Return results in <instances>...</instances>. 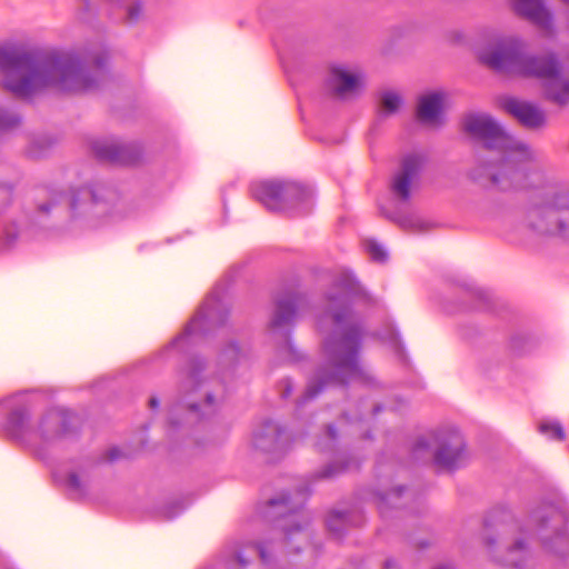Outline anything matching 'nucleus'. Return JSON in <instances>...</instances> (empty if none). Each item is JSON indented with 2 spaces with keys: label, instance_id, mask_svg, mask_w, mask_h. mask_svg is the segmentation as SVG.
<instances>
[{
  "label": "nucleus",
  "instance_id": "obj_10",
  "mask_svg": "<svg viewBox=\"0 0 569 569\" xmlns=\"http://www.w3.org/2000/svg\"><path fill=\"white\" fill-rule=\"evenodd\" d=\"M82 428L81 417L71 409L52 408L48 410L39 422V433L43 441L77 438Z\"/></svg>",
  "mask_w": 569,
  "mask_h": 569
},
{
  "label": "nucleus",
  "instance_id": "obj_50",
  "mask_svg": "<svg viewBox=\"0 0 569 569\" xmlns=\"http://www.w3.org/2000/svg\"><path fill=\"white\" fill-rule=\"evenodd\" d=\"M108 56L104 52H99L92 58V66L97 69H103L107 64Z\"/></svg>",
  "mask_w": 569,
  "mask_h": 569
},
{
  "label": "nucleus",
  "instance_id": "obj_27",
  "mask_svg": "<svg viewBox=\"0 0 569 569\" xmlns=\"http://www.w3.org/2000/svg\"><path fill=\"white\" fill-rule=\"evenodd\" d=\"M312 197L309 187L293 181H284L282 191V212L308 203Z\"/></svg>",
  "mask_w": 569,
  "mask_h": 569
},
{
  "label": "nucleus",
  "instance_id": "obj_29",
  "mask_svg": "<svg viewBox=\"0 0 569 569\" xmlns=\"http://www.w3.org/2000/svg\"><path fill=\"white\" fill-rule=\"evenodd\" d=\"M333 287L351 299L368 302L370 296L357 278L350 272H342L333 280Z\"/></svg>",
  "mask_w": 569,
  "mask_h": 569
},
{
  "label": "nucleus",
  "instance_id": "obj_40",
  "mask_svg": "<svg viewBox=\"0 0 569 569\" xmlns=\"http://www.w3.org/2000/svg\"><path fill=\"white\" fill-rule=\"evenodd\" d=\"M66 487L73 493H77L78 497L86 496V487L81 481L79 475L74 471H71L67 475Z\"/></svg>",
  "mask_w": 569,
  "mask_h": 569
},
{
  "label": "nucleus",
  "instance_id": "obj_25",
  "mask_svg": "<svg viewBox=\"0 0 569 569\" xmlns=\"http://www.w3.org/2000/svg\"><path fill=\"white\" fill-rule=\"evenodd\" d=\"M298 312L297 293H289L276 301L273 317L270 320L271 329L292 325Z\"/></svg>",
  "mask_w": 569,
  "mask_h": 569
},
{
  "label": "nucleus",
  "instance_id": "obj_19",
  "mask_svg": "<svg viewBox=\"0 0 569 569\" xmlns=\"http://www.w3.org/2000/svg\"><path fill=\"white\" fill-rule=\"evenodd\" d=\"M361 87L362 81L358 74L338 66L330 68V74L326 80V88L331 96L345 99L347 96L356 93Z\"/></svg>",
  "mask_w": 569,
  "mask_h": 569
},
{
  "label": "nucleus",
  "instance_id": "obj_30",
  "mask_svg": "<svg viewBox=\"0 0 569 569\" xmlns=\"http://www.w3.org/2000/svg\"><path fill=\"white\" fill-rule=\"evenodd\" d=\"M249 355V349L242 348L234 339L229 340L218 353V366L221 369H234Z\"/></svg>",
  "mask_w": 569,
  "mask_h": 569
},
{
  "label": "nucleus",
  "instance_id": "obj_52",
  "mask_svg": "<svg viewBox=\"0 0 569 569\" xmlns=\"http://www.w3.org/2000/svg\"><path fill=\"white\" fill-rule=\"evenodd\" d=\"M391 342L398 353H400L403 350V346L400 339V336L398 332H391L390 336Z\"/></svg>",
  "mask_w": 569,
  "mask_h": 569
},
{
  "label": "nucleus",
  "instance_id": "obj_54",
  "mask_svg": "<svg viewBox=\"0 0 569 569\" xmlns=\"http://www.w3.org/2000/svg\"><path fill=\"white\" fill-rule=\"evenodd\" d=\"M485 545L488 549L492 550V548L496 546L497 539L492 535H486L483 537Z\"/></svg>",
  "mask_w": 569,
  "mask_h": 569
},
{
  "label": "nucleus",
  "instance_id": "obj_38",
  "mask_svg": "<svg viewBox=\"0 0 569 569\" xmlns=\"http://www.w3.org/2000/svg\"><path fill=\"white\" fill-rule=\"evenodd\" d=\"M509 346L515 355L522 356L531 346V339L525 335H513L510 338Z\"/></svg>",
  "mask_w": 569,
  "mask_h": 569
},
{
  "label": "nucleus",
  "instance_id": "obj_22",
  "mask_svg": "<svg viewBox=\"0 0 569 569\" xmlns=\"http://www.w3.org/2000/svg\"><path fill=\"white\" fill-rule=\"evenodd\" d=\"M31 412L26 403H12L8 407L3 431L14 441L21 442L29 430Z\"/></svg>",
  "mask_w": 569,
  "mask_h": 569
},
{
  "label": "nucleus",
  "instance_id": "obj_36",
  "mask_svg": "<svg viewBox=\"0 0 569 569\" xmlns=\"http://www.w3.org/2000/svg\"><path fill=\"white\" fill-rule=\"evenodd\" d=\"M545 97L559 106L567 104L569 102V80L562 81L559 89L555 84H548L545 88Z\"/></svg>",
  "mask_w": 569,
  "mask_h": 569
},
{
  "label": "nucleus",
  "instance_id": "obj_5",
  "mask_svg": "<svg viewBox=\"0 0 569 569\" xmlns=\"http://www.w3.org/2000/svg\"><path fill=\"white\" fill-rule=\"evenodd\" d=\"M113 199L114 194L111 190L81 186L53 193L50 200L38 204L37 211L48 214L52 209L63 204L70 222L93 228L112 213Z\"/></svg>",
  "mask_w": 569,
  "mask_h": 569
},
{
  "label": "nucleus",
  "instance_id": "obj_55",
  "mask_svg": "<svg viewBox=\"0 0 569 569\" xmlns=\"http://www.w3.org/2000/svg\"><path fill=\"white\" fill-rule=\"evenodd\" d=\"M213 405H214V397L212 393H206V397H204V406L210 408L212 410L213 408Z\"/></svg>",
  "mask_w": 569,
  "mask_h": 569
},
{
  "label": "nucleus",
  "instance_id": "obj_62",
  "mask_svg": "<svg viewBox=\"0 0 569 569\" xmlns=\"http://www.w3.org/2000/svg\"><path fill=\"white\" fill-rule=\"evenodd\" d=\"M428 546H429V543H428L427 541H420V542L418 543V548H419V549H425V548H427Z\"/></svg>",
  "mask_w": 569,
  "mask_h": 569
},
{
  "label": "nucleus",
  "instance_id": "obj_28",
  "mask_svg": "<svg viewBox=\"0 0 569 569\" xmlns=\"http://www.w3.org/2000/svg\"><path fill=\"white\" fill-rule=\"evenodd\" d=\"M380 213L406 232L420 233L428 230V224L412 214L389 211L385 208H380Z\"/></svg>",
  "mask_w": 569,
  "mask_h": 569
},
{
  "label": "nucleus",
  "instance_id": "obj_9",
  "mask_svg": "<svg viewBox=\"0 0 569 569\" xmlns=\"http://www.w3.org/2000/svg\"><path fill=\"white\" fill-rule=\"evenodd\" d=\"M525 53L521 40L506 38L481 51L478 54V60L498 73L519 77Z\"/></svg>",
  "mask_w": 569,
  "mask_h": 569
},
{
  "label": "nucleus",
  "instance_id": "obj_45",
  "mask_svg": "<svg viewBox=\"0 0 569 569\" xmlns=\"http://www.w3.org/2000/svg\"><path fill=\"white\" fill-rule=\"evenodd\" d=\"M284 349L292 361L298 362L303 359V356L299 353L291 341L290 332L284 335Z\"/></svg>",
  "mask_w": 569,
  "mask_h": 569
},
{
  "label": "nucleus",
  "instance_id": "obj_48",
  "mask_svg": "<svg viewBox=\"0 0 569 569\" xmlns=\"http://www.w3.org/2000/svg\"><path fill=\"white\" fill-rule=\"evenodd\" d=\"M122 457L123 452L118 447H111L102 453L100 462H113Z\"/></svg>",
  "mask_w": 569,
  "mask_h": 569
},
{
  "label": "nucleus",
  "instance_id": "obj_8",
  "mask_svg": "<svg viewBox=\"0 0 569 569\" xmlns=\"http://www.w3.org/2000/svg\"><path fill=\"white\" fill-rule=\"evenodd\" d=\"M542 549L558 558L569 556V517L553 507L539 508L531 512Z\"/></svg>",
  "mask_w": 569,
  "mask_h": 569
},
{
  "label": "nucleus",
  "instance_id": "obj_53",
  "mask_svg": "<svg viewBox=\"0 0 569 569\" xmlns=\"http://www.w3.org/2000/svg\"><path fill=\"white\" fill-rule=\"evenodd\" d=\"M52 144L51 141L34 140L31 144L30 153L34 152V148H49Z\"/></svg>",
  "mask_w": 569,
  "mask_h": 569
},
{
  "label": "nucleus",
  "instance_id": "obj_15",
  "mask_svg": "<svg viewBox=\"0 0 569 569\" xmlns=\"http://www.w3.org/2000/svg\"><path fill=\"white\" fill-rule=\"evenodd\" d=\"M423 159L417 153L405 156L400 162V169L395 174L390 189L401 202L409 201L411 197V182L422 170Z\"/></svg>",
  "mask_w": 569,
  "mask_h": 569
},
{
  "label": "nucleus",
  "instance_id": "obj_1",
  "mask_svg": "<svg viewBox=\"0 0 569 569\" xmlns=\"http://www.w3.org/2000/svg\"><path fill=\"white\" fill-rule=\"evenodd\" d=\"M1 87L19 99L31 98L46 89L82 93L98 88V81L72 54L50 51H26L0 47Z\"/></svg>",
  "mask_w": 569,
  "mask_h": 569
},
{
  "label": "nucleus",
  "instance_id": "obj_16",
  "mask_svg": "<svg viewBox=\"0 0 569 569\" xmlns=\"http://www.w3.org/2000/svg\"><path fill=\"white\" fill-rule=\"evenodd\" d=\"M561 73V64L553 52L533 56L525 53L521 78L557 79Z\"/></svg>",
  "mask_w": 569,
  "mask_h": 569
},
{
  "label": "nucleus",
  "instance_id": "obj_35",
  "mask_svg": "<svg viewBox=\"0 0 569 569\" xmlns=\"http://www.w3.org/2000/svg\"><path fill=\"white\" fill-rule=\"evenodd\" d=\"M323 430V437L319 438L315 446L319 452H333L338 441L337 428L333 423H327Z\"/></svg>",
  "mask_w": 569,
  "mask_h": 569
},
{
  "label": "nucleus",
  "instance_id": "obj_37",
  "mask_svg": "<svg viewBox=\"0 0 569 569\" xmlns=\"http://www.w3.org/2000/svg\"><path fill=\"white\" fill-rule=\"evenodd\" d=\"M538 431L547 436L551 440L565 441L566 432L563 427L558 421H541L538 425Z\"/></svg>",
  "mask_w": 569,
  "mask_h": 569
},
{
  "label": "nucleus",
  "instance_id": "obj_24",
  "mask_svg": "<svg viewBox=\"0 0 569 569\" xmlns=\"http://www.w3.org/2000/svg\"><path fill=\"white\" fill-rule=\"evenodd\" d=\"M360 462L358 459L349 452H341L337 456V458L323 467L311 473V481L319 480H331L335 479L351 469H359Z\"/></svg>",
  "mask_w": 569,
  "mask_h": 569
},
{
  "label": "nucleus",
  "instance_id": "obj_18",
  "mask_svg": "<svg viewBox=\"0 0 569 569\" xmlns=\"http://www.w3.org/2000/svg\"><path fill=\"white\" fill-rule=\"evenodd\" d=\"M446 93L429 91L418 98L415 117L421 124H437L441 121L445 109Z\"/></svg>",
  "mask_w": 569,
  "mask_h": 569
},
{
  "label": "nucleus",
  "instance_id": "obj_43",
  "mask_svg": "<svg viewBox=\"0 0 569 569\" xmlns=\"http://www.w3.org/2000/svg\"><path fill=\"white\" fill-rule=\"evenodd\" d=\"M21 118L13 113L0 114V132L7 129L16 128L20 124Z\"/></svg>",
  "mask_w": 569,
  "mask_h": 569
},
{
  "label": "nucleus",
  "instance_id": "obj_49",
  "mask_svg": "<svg viewBox=\"0 0 569 569\" xmlns=\"http://www.w3.org/2000/svg\"><path fill=\"white\" fill-rule=\"evenodd\" d=\"M279 385L281 386V398H289L293 390L292 380L290 378H283L280 380Z\"/></svg>",
  "mask_w": 569,
  "mask_h": 569
},
{
  "label": "nucleus",
  "instance_id": "obj_6",
  "mask_svg": "<svg viewBox=\"0 0 569 569\" xmlns=\"http://www.w3.org/2000/svg\"><path fill=\"white\" fill-rule=\"evenodd\" d=\"M230 316V308L222 301L217 290L211 291L187 322L181 333L173 338L166 350L184 352L192 336L207 337L223 327Z\"/></svg>",
  "mask_w": 569,
  "mask_h": 569
},
{
  "label": "nucleus",
  "instance_id": "obj_46",
  "mask_svg": "<svg viewBox=\"0 0 569 569\" xmlns=\"http://www.w3.org/2000/svg\"><path fill=\"white\" fill-rule=\"evenodd\" d=\"M183 509H184V506H183L182 501L176 500L166 506L164 516L167 519H173L179 513H181Z\"/></svg>",
  "mask_w": 569,
  "mask_h": 569
},
{
  "label": "nucleus",
  "instance_id": "obj_20",
  "mask_svg": "<svg viewBox=\"0 0 569 569\" xmlns=\"http://www.w3.org/2000/svg\"><path fill=\"white\" fill-rule=\"evenodd\" d=\"M284 180H263L252 183V198L270 212H282V191Z\"/></svg>",
  "mask_w": 569,
  "mask_h": 569
},
{
  "label": "nucleus",
  "instance_id": "obj_56",
  "mask_svg": "<svg viewBox=\"0 0 569 569\" xmlns=\"http://www.w3.org/2000/svg\"><path fill=\"white\" fill-rule=\"evenodd\" d=\"M396 567L397 562L393 559L389 558L385 560L382 569H396Z\"/></svg>",
  "mask_w": 569,
  "mask_h": 569
},
{
  "label": "nucleus",
  "instance_id": "obj_32",
  "mask_svg": "<svg viewBox=\"0 0 569 569\" xmlns=\"http://www.w3.org/2000/svg\"><path fill=\"white\" fill-rule=\"evenodd\" d=\"M351 523V512L332 510L326 518L327 530L337 539L346 535L347 527Z\"/></svg>",
  "mask_w": 569,
  "mask_h": 569
},
{
  "label": "nucleus",
  "instance_id": "obj_13",
  "mask_svg": "<svg viewBox=\"0 0 569 569\" xmlns=\"http://www.w3.org/2000/svg\"><path fill=\"white\" fill-rule=\"evenodd\" d=\"M90 149L98 161L111 164L136 166L143 158V148L136 142L117 144L93 141Z\"/></svg>",
  "mask_w": 569,
  "mask_h": 569
},
{
  "label": "nucleus",
  "instance_id": "obj_34",
  "mask_svg": "<svg viewBox=\"0 0 569 569\" xmlns=\"http://www.w3.org/2000/svg\"><path fill=\"white\" fill-rule=\"evenodd\" d=\"M510 520H512V515L510 510L506 507H495L492 508L483 519L485 529H491L500 526H506Z\"/></svg>",
  "mask_w": 569,
  "mask_h": 569
},
{
  "label": "nucleus",
  "instance_id": "obj_23",
  "mask_svg": "<svg viewBox=\"0 0 569 569\" xmlns=\"http://www.w3.org/2000/svg\"><path fill=\"white\" fill-rule=\"evenodd\" d=\"M496 561L509 569H533L528 545L522 538H517L509 543L503 555L496 556Z\"/></svg>",
  "mask_w": 569,
  "mask_h": 569
},
{
  "label": "nucleus",
  "instance_id": "obj_7",
  "mask_svg": "<svg viewBox=\"0 0 569 569\" xmlns=\"http://www.w3.org/2000/svg\"><path fill=\"white\" fill-rule=\"evenodd\" d=\"M529 227L540 234L569 241V194L555 192L528 212Z\"/></svg>",
  "mask_w": 569,
  "mask_h": 569
},
{
  "label": "nucleus",
  "instance_id": "obj_33",
  "mask_svg": "<svg viewBox=\"0 0 569 569\" xmlns=\"http://www.w3.org/2000/svg\"><path fill=\"white\" fill-rule=\"evenodd\" d=\"M403 103V99L399 93L393 91H382L378 98V114L380 117H389L399 111Z\"/></svg>",
  "mask_w": 569,
  "mask_h": 569
},
{
  "label": "nucleus",
  "instance_id": "obj_31",
  "mask_svg": "<svg viewBox=\"0 0 569 569\" xmlns=\"http://www.w3.org/2000/svg\"><path fill=\"white\" fill-rule=\"evenodd\" d=\"M406 489L407 487L401 485L392 488L389 491H373L372 496L377 503V508L383 518H387L389 511L397 508V506L392 503V500H399Z\"/></svg>",
  "mask_w": 569,
  "mask_h": 569
},
{
  "label": "nucleus",
  "instance_id": "obj_58",
  "mask_svg": "<svg viewBox=\"0 0 569 569\" xmlns=\"http://www.w3.org/2000/svg\"><path fill=\"white\" fill-rule=\"evenodd\" d=\"M326 300L329 303H336L339 301V296L337 293L329 292L326 295Z\"/></svg>",
  "mask_w": 569,
  "mask_h": 569
},
{
  "label": "nucleus",
  "instance_id": "obj_12",
  "mask_svg": "<svg viewBox=\"0 0 569 569\" xmlns=\"http://www.w3.org/2000/svg\"><path fill=\"white\" fill-rule=\"evenodd\" d=\"M499 107L528 130L541 129L547 123L546 112L531 101L502 96L499 98Z\"/></svg>",
  "mask_w": 569,
  "mask_h": 569
},
{
  "label": "nucleus",
  "instance_id": "obj_59",
  "mask_svg": "<svg viewBox=\"0 0 569 569\" xmlns=\"http://www.w3.org/2000/svg\"><path fill=\"white\" fill-rule=\"evenodd\" d=\"M298 493L302 497L303 500H306L310 495V490L307 486H303L298 489Z\"/></svg>",
  "mask_w": 569,
  "mask_h": 569
},
{
  "label": "nucleus",
  "instance_id": "obj_39",
  "mask_svg": "<svg viewBox=\"0 0 569 569\" xmlns=\"http://www.w3.org/2000/svg\"><path fill=\"white\" fill-rule=\"evenodd\" d=\"M366 250L375 262L383 263L388 259L387 252L376 240H367Z\"/></svg>",
  "mask_w": 569,
  "mask_h": 569
},
{
  "label": "nucleus",
  "instance_id": "obj_17",
  "mask_svg": "<svg viewBox=\"0 0 569 569\" xmlns=\"http://www.w3.org/2000/svg\"><path fill=\"white\" fill-rule=\"evenodd\" d=\"M206 418L207 412L201 411L199 403H183L179 401L169 410L167 419L168 432L173 433L180 429H191L203 422Z\"/></svg>",
  "mask_w": 569,
  "mask_h": 569
},
{
  "label": "nucleus",
  "instance_id": "obj_60",
  "mask_svg": "<svg viewBox=\"0 0 569 569\" xmlns=\"http://www.w3.org/2000/svg\"><path fill=\"white\" fill-rule=\"evenodd\" d=\"M432 569H456V568L452 565L442 563V565L435 566Z\"/></svg>",
  "mask_w": 569,
  "mask_h": 569
},
{
  "label": "nucleus",
  "instance_id": "obj_61",
  "mask_svg": "<svg viewBox=\"0 0 569 569\" xmlns=\"http://www.w3.org/2000/svg\"><path fill=\"white\" fill-rule=\"evenodd\" d=\"M382 410V405L380 403H377L375 405L373 409H372V413L373 415H377L378 412H380Z\"/></svg>",
  "mask_w": 569,
  "mask_h": 569
},
{
  "label": "nucleus",
  "instance_id": "obj_51",
  "mask_svg": "<svg viewBox=\"0 0 569 569\" xmlns=\"http://www.w3.org/2000/svg\"><path fill=\"white\" fill-rule=\"evenodd\" d=\"M413 451H421L429 449V441L425 437L418 438L413 443Z\"/></svg>",
  "mask_w": 569,
  "mask_h": 569
},
{
  "label": "nucleus",
  "instance_id": "obj_21",
  "mask_svg": "<svg viewBox=\"0 0 569 569\" xmlns=\"http://www.w3.org/2000/svg\"><path fill=\"white\" fill-rule=\"evenodd\" d=\"M515 13L543 30L552 28L553 18L543 0H511Z\"/></svg>",
  "mask_w": 569,
  "mask_h": 569
},
{
  "label": "nucleus",
  "instance_id": "obj_41",
  "mask_svg": "<svg viewBox=\"0 0 569 569\" xmlns=\"http://www.w3.org/2000/svg\"><path fill=\"white\" fill-rule=\"evenodd\" d=\"M472 297L477 302V308L480 310H491L493 302L491 296L482 289H476L472 291Z\"/></svg>",
  "mask_w": 569,
  "mask_h": 569
},
{
  "label": "nucleus",
  "instance_id": "obj_42",
  "mask_svg": "<svg viewBox=\"0 0 569 569\" xmlns=\"http://www.w3.org/2000/svg\"><path fill=\"white\" fill-rule=\"evenodd\" d=\"M18 239V229L14 224L8 226L3 230V237L1 240L0 248L9 249L11 248Z\"/></svg>",
  "mask_w": 569,
  "mask_h": 569
},
{
  "label": "nucleus",
  "instance_id": "obj_4",
  "mask_svg": "<svg viewBox=\"0 0 569 569\" xmlns=\"http://www.w3.org/2000/svg\"><path fill=\"white\" fill-rule=\"evenodd\" d=\"M300 509V506H293L291 495L287 491L270 498L261 510V517L273 529L281 532V540H266L243 545L232 553L229 560L230 568L233 569L232 566L238 565L241 569H244L253 557H258L262 565L271 566L280 546L286 553H299L310 538L309 521L301 519Z\"/></svg>",
  "mask_w": 569,
  "mask_h": 569
},
{
  "label": "nucleus",
  "instance_id": "obj_44",
  "mask_svg": "<svg viewBox=\"0 0 569 569\" xmlns=\"http://www.w3.org/2000/svg\"><path fill=\"white\" fill-rule=\"evenodd\" d=\"M142 16V6L139 1L132 3L127 9L126 19L129 23H136Z\"/></svg>",
  "mask_w": 569,
  "mask_h": 569
},
{
  "label": "nucleus",
  "instance_id": "obj_2",
  "mask_svg": "<svg viewBox=\"0 0 569 569\" xmlns=\"http://www.w3.org/2000/svg\"><path fill=\"white\" fill-rule=\"evenodd\" d=\"M462 130L483 149L498 151L495 158L478 157L476 166L468 172L476 184L496 191L526 190L533 187L530 181V148L516 141L489 114L468 113L462 119Z\"/></svg>",
  "mask_w": 569,
  "mask_h": 569
},
{
  "label": "nucleus",
  "instance_id": "obj_11",
  "mask_svg": "<svg viewBox=\"0 0 569 569\" xmlns=\"http://www.w3.org/2000/svg\"><path fill=\"white\" fill-rule=\"evenodd\" d=\"M437 449L433 452V465L443 471L455 472L462 467L466 456V441L456 430H448L437 438Z\"/></svg>",
  "mask_w": 569,
  "mask_h": 569
},
{
  "label": "nucleus",
  "instance_id": "obj_3",
  "mask_svg": "<svg viewBox=\"0 0 569 569\" xmlns=\"http://www.w3.org/2000/svg\"><path fill=\"white\" fill-rule=\"evenodd\" d=\"M330 318L336 327L322 341L326 363L316 368L308 380L303 393L297 399L298 408L318 397L327 387L347 389L351 381L367 383L369 375L360 365L359 356L362 347L363 328L360 323H349L352 310L348 305L331 309Z\"/></svg>",
  "mask_w": 569,
  "mask_h": 569
},
{
  "label": "nucleus",
  "instance_id": "obj_57",
  "mask_svg": "<svg viewBox=\"0 0 569 569\" xmlns=\"http://www.w3.org/2000/svg\"><path fill=\"white\" fill-rule=\"evenodd\" d=\"M160 405V401L158 399V397L156 396H152L150 397L149 401H148V406L151 408V409H157Z\"/></svg>",
  "mask_w": 569,
  "mask_h": 569
},
{
  "label": "nucleus",
  "instance_id": "obj_26",
  "mask_svg": "<svg viewBox=\"0 0 569 569\" xmlns=\"http://www.w3.org/2000/svg\"><path fill=\"white\" fill-rule=\"evenodd\" d=\"M207 369V361L200 355L190 356L180 372L183 376L182 388L189 392L194 391L202 382V373Z\"/></svg>",
  "mask_w": 569,
  "mask_h": 569
},
{
  "label": "nucleus",
  "instance_id": "obj_47",
  "mask_svg": "<svg viewBox=\"0 0 569 569\" xmlns=\"http://www.w3.org/2000/svg\"><path fill=\"white\" fill-rule=\"evenodd\" d=\"M12 187L0 183V208L8 207L12 201Z\"/></svg>",
  "mask_w": 569,
  "mask_h": 569
},
{
  "label": "nucleus",
  "instance_id": "obj_14",
  "mask_svg": "<svg viewBox=\"0 0 569 569\" xmlns=\"http://www.w3.org/2000/svg\"><path fill=\"white\" fill-rule=\"evenodd\" d=\"M252 445L254 449L272 455H283L289 445L286 428L271 419H264L253 431Z\"/></svg>",
  "mask_w": 569,
  "mask_h": 569
}]
</instances>
